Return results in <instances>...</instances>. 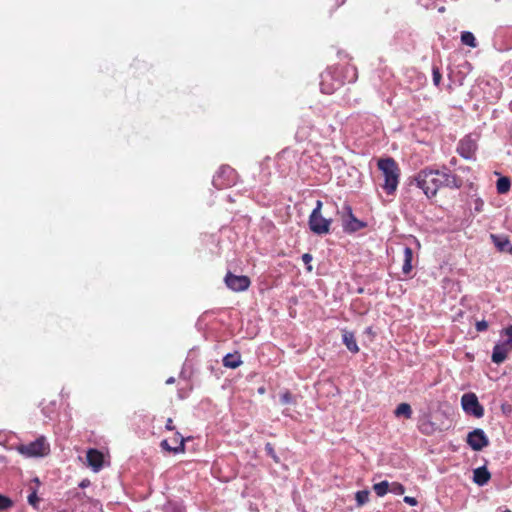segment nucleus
Segmentation results:
<instances>
[{
	"label": "nucleus",
	"mask_w": 512,
	"mask_h": 512,
	"mask_svg": "<svg viewBox=\"0 0 512 512\" xmlns=\"http://www.w3.org/2000/svg\"><path fill=\"white\" fill-rule=\"evenodd\" d=\"M280 403L282 405L295 404V397L289 391H286L281 394Z\"/></svg>",
	"instance_id": "nucleus-23"
},
{
	"label": "nucleus",
	"mask_w": 512,
	"mask_h": 512,
	"mask_svg": "<svg viewBox=\"0 0 512 512\" xmlns=\"http://www.w3.org/2000/svg\"><path fill=\"white\" fill-rule=\"evenodd\" d=\"M483 205L484 202L481 199H477L475 202V210L478 212L482 211Z\"/></svg>",
	"instance_id": "nucleus-34"
},
{
	"label": "nucleus",
	"mask_w": 512,
	"mask_h": 512,
	"mask_svg": "<svg viewBox=\"0 0 512 512\" xmlns=\"http://www.w3.org/2000/svg\"><path fill=\"white\" fill-rule=\"evenodd\" d=\"M461 42L464 45L475 48L477 46L476 39L474 35L469 31H464L461 33Z\"/></svg>",
	"instance_id": "nucleus-20"
},
{
	"label": "nucleus",
	"mask_w": 512,
	"mask_h": 512,
	"mask_svg": "<svg viewBox=\"0 0 512 512\" xmlns=\"http://www.w3.org/2000/svg\"><path fill=\"white\" fill-rule=\"evenodd\" d=\"M512 351V348L508 346L506 343L496 344L493 348L492 352V361L496 364H500L504 362L507 358L509 352Z\"/></svg>",
	"instance_id": "nucleus-11"
},
{
	"label": "nucleus",
	"mask_w": 512,
	"mask_h": 512,
	"mask_svg": "<svg viewBox=\"0 0 512 512\" xmlns=\"http://www.w3.org/2000/svg\"><path fill=\"white\" fill-rule=\"evenodd\" d=\"M490 477V472L485 466L479 467L473 472V481L480 486L485 485L489 481Z\"/></svg>",
	"instance_id": "nucleus-12"
},
{
	"label": "nucleus",
	"mask_w": 512,
	"mask_h": 512,
	"mask_svg": "<svg viewBox=\"0 0 512 512\" xmlns=\"http://www.w3.org/2000/svg\"><path fill=\"white\" fill-rule=\"evenodd\" d=\"M179 436H181L180 433L176 432L175 437L173 438V443L179 445Z\"/></svg>",
	"instance_id": "nucleus-36"
},
{
	"label": "nucleus",
	"mask_w": 512,
	"mask_h": 512,
	"mask_svg": "<svg viewBox=\"0 0 512 512\" xmlns=\"http://www.w3.org/2000/svg\"><path fill=\"white\" fill-rule=\"evenodd\" d=\"M266 451H267V454L270 455L272 458H274L275 460H277V457L275 455V452H274V449L273 447L271 446V444H266V447H265Z\"/></svg>",
	"instance_id": "nucleus-32"
},
{
	"label": "nucleus",
	"mask_w": 512,
	"mask_h": 512,
	"mask_svg": "<svg viewBox=\"0 0 512 512\" xmlns=\"http://www.w3.org/2000/svg\"><path fill=\"white\" fill-rule=\"evenodd\" d=\"M369 491L361 490L356 493V501L358 506H363L369 501Z\"/></svg>",
	"instance_id": "nucleus-22"
},
{
	"label": "nucleus",
	"mask_w": 512,
	"mask_h": 512,
	"mask_svg": "<svg viewBox=\"0 0 512 512\" xmlns=\"http://www.w3.org/2000/svg\"><path fill=\"white\" fill-rule=\"evenodd\" d=\"M302 261L305 263V264H309L311 261H312V255L309 254V253H305L302 255Z\"/></svg>",
	"instance_id": "nucleus-33"
},
{
	"label": "nucleus",
	"mask_w": 512,
	"mask_h": 512,
	"mask_svg": "<svg viewBox=\"0 0 512 512\" xmlns=\"http://www.w3.org/2000/svg\"><path fill=\"white\" fill-rule=\"evenodd\" d=\"M241 357L239 354H227L223 358V365L228 368L235 369L241 365Z\"/></svg>",
	"instance_id": "nucleus-17"
},
{
	"label": "nucleus",
	"mask_w": 512,
	"mask_h": 512,
	"mask_svg": "<svg viewBox=\"0 0 512 512\" xmlns=\"http://www.w3.org/2000/svg\"><path fill=\"white\" fill-rule=\"evenodd\" d=\"M378 168L384 177L383 189L387 194L392 195L399 183L400 170L393 158H384L378 161Z\"/></svg>",
	"instance_id": "nucleus-2"
},
{
	"label": "nucleus",
	"mask_w": 512,
	"mask_h": 512,
	"mask_svg": "<svg viewBox=\"0 0 512 512\" xmlns=\"http://www.w3.org/2000/svg\"><path fill=\"white\" fill-rule=\"evenodd\" d=\"M504 333L507 336V340L504 343H506L508 346L512 348V325L507 327L504 330Z\"/></svg>",
	"instance_id": "nucleus-28"
},
{
	"label": "nucleus",
	"mask_w": 512,
	"mask_h": 512,
	"mask_svg": "<svg viewBox=\"0 0 512 512\" xmlns=\"http://www.w3.org/2000/svg\"><path fill=\"white\" fill-rule=\"evenodd\" d=\"M490 238L499 251L507 252L510 241L506 236L491 234Z\"/></svg>",
	"instance_id": "nucleus-14"
},
{
	"label": "nucleus",
	"mask_w": 512,
	"mask_h": 512,
	"mask_svg": "<svg viewBox=\"0 0 512 512\" xmlns=\"http://www.w3.org/2000/svg\"><path fill=\"white\" fill-rule=\"evenodd\" d=\"M224 281L227 287L234 292L245 291L251 284L249 277L244 275H234L231 272L226 274Z\"/></svg>",
	"instance_id": "nucleus-6"
},
{
	"label": "nucleus",
	"mask_w": 512,
	"mask_h": 512,
	"mask_svg": "<svg viewBox=\"0 0 512 512\" xmlns=\"http://www.w3.org/2000/svg\"><path fill=\"white\" fill-rule=\"evenodd\" d=\"M342 341L350 352L357 353L359 351L354 333L344 330L342 334Z\"/></svg>",
	"instance_id": "nucleus-13"
},
{
	"label": "nucleus",
	"mask_w": 512,
	"mask_h": 512,
	"mask_svg": "<svg viewBox=\"0 0 512 512\" xmlns=\"http://www.w3.org/2000/svg\"><path fill=\"white\" fill-rule=\"evenodd\" d=\"M10 506H12V501L9 498L0 494V511L5 510Z\"/></svg>",
	"instance_id": "nucleus-26"
},
{
	"label": "nucleus",
	"mask_w": 512,
	"mask_h": 512,
	"mask_svg": "<svg viewBox=\"0 0 512 512\" xmlns=\"http://www.w3.org/2000/svg\"><path fill=\"white\" fill-rule=\"evenodd\" d=\"M403 500L405 503H407L410 506H416L418 504V501L416 500V498L411 497V496H405Z\"/></svg>",
	"instance_id": "nucleus-31"
},
{
	"label": "nucleus",
	"mask_w": 512,
	"mask_h": 512,
	"mask_svg": "<svg viewBox=\"0 0 512 512\" xmlns=\"http://www.w3.org/2000/svg\"><path fill=\"white\" fill-rule=\"evenodd\" d=\"M344 209L347 211V218L343 220V227L346 232H356L365 227V223L353 215L350 206H345Z\"/></svg>",
	"instance_id": "nucleus-9"
},
{
	"label": "nucleus",
	"mask_w": 512,
	"mask_h": 512,
	"mask_svg": "<svg viewBox=\"0 0 512 512\" xmlns=\"http://www.w3.org/2000/svg\"><path fill=\"white\" fill-rule=\"evenodd\" d=\"M184 438L182 436H179V445L176 446H170L167 440H163L160 444L161 448L168 452L173 453H180L184 452L185 450V444H184Z\"/></svg>",
	"instance_id": "nucleus-16"
},
{
	"label": "nucleus",
	"mask_w": 512,
	"mask_h": 512,
	"mask_svg": "<svg viewBox=\"0 0 512 512\" xmlns=\"http://www.w3.org/2000/svg\"><path fill=\"white\" fill-rule=\"evenodd\" d=\"M461 406L464 412L475 418H481L484 415V408L479 403L475 393H465L461 397Z\"/></svg>",
	"instance_id": "nucleus-5"
},
{
	"label": "nucleus",
	"mask_w": 512,
	"mask_h": 512,
	"mask_svg": "<svg viewBox=\"0 0 512 512\" xmlns=\"http://www.w3.org/2000/svg\"><path fill=\"white\" fill-rule=\"evenodd\" d=\"M87 464L94 472H98L103 467L104 456L97 449H89L86 454Z\"/></svg>",
	"instance_id": "nucleus-10"
},
{
	"label": "nucleus",
	"mask_w": 512,
	"mask_h": 512,
	"mask_svg": "<svg viewBox=\"0 0 512 512\" xmlns=\"http://www.w3.org/2000/svg\"><path fill=\"white\" fill-rule=\"evenodd\" d=\"M175 379L173 377H170L166 380V384H172L174 383Z\"/></svg>",
	"instance_id": "nucleus-37"
},
{
	"label": "nucleus",
	"mask_w": 512,
	"mask_h": 512,
	"mask_svg": "<svg viewBox=\"0 0 512 512\" xmlns=\"http://www.w3.org/2000/svg\"><path fill=\"white\" fill-rule=\"evenodd\" d=\"M38 501H39V498H38V496H37L36 492H35V491H33V492L28 496V502H29V504H30V505H32V506H34V507H35V506H36V504L38 503Z\"/></svg>",
	"instance_id": "nucleus-29"
},
{
	"label": "nucleus",
	"mask_w": 512,
	"mask_h": 512,
	"mask_svg": "<svg viewBox=\"0 0 512 512\" xmlns=\"http://www.w3.org/2000/svg\"><path fill=\"white\" fill-rule=\"evenodd\" d=\"M503 512H510V511H509V510H505V511H503Z\"/></svg>",
	"instance_id": "nucleus-39"
},
{
	"label": "nucleus",
	"mask_w": 512,
	"mask_h": 512,
	"mask_svg": "<svg viewBox=\"0 0 512 512\" xmlns=\"http://www.w3.org/2000/svg\"><path fill=\"white\" fill-rule=\"evenodd\" d=\"M468 445L475 451H481L489 445V439L482 429H474L467 435Z\"/></svg>",
	"instance_id": "nucleus-7"
},
{
	"label": "nucleus",
	"mask_w": 512,
	"mask_h": 512,
	"mask_svg": "<svg viewBox=\"0 0 512 512\" xmlns=\"http://www.w3.org/2000/svg\"><path fill=\"white\" fill-rule=\"evenodd\" d=\"M389 492H391L395 495H402L405 492V488L402 484H400L398 482H392V483H390Z\"/></svg>",
	"instance_id": "nucleus-25"
},
{
	"label": "nucleus",
	"mask_w": 512,
	"mask_h": 512,
	"mask_svg": "<svg viewBox=\"0 0 512 512\" xmlns=\"http://www.w3.org/2000/svg\"><path fill=\"white\" fill-rule=\"evenodd\" d=\"M507 252H509L510 254H512V245H511V244H510V246H509V248H508Z\"/></svg>",
	"instance_id": "nucleus-38"
},
{
	"label": "nucleus",
	"mask_w": 512,
	"mask_h": 512,
	"mask_svg": "<svg viewBox=\"0 0 512 512\" xmlns=\"http://www.w3.org/2000/svg\"><path fill=\"white\" fill-rule=\"evenodd\" d=\"M322 202L318 200L316 207L313 209L309 217V227L315 234H326L330 230L331 219L325 218L321 215Z\"/></svg>",
	"instance_id": "nucleus-3"
},
{
	"label": "nucleus",
	"mask_w": 512,
	"mask_h": 512,
	"mask_svg": "<svg viewBox=\"0 0 512 512\" xmlns=\"http://www.w3.org/2000/svg\"><path fill=\"white\" fill-rule=\"evenodd\" d=\"M415 183L423 193L428 197H434L442 187L459 189L462 186V180L455 174H452L447 167L442 169L425 168L419 171L410 184Z\"/></svg>",
	"instance_id": "nucleus-1"
},
{
	"label": "nucleus",
	"mask_w": 512,
	"mask_h": 512,
	"mask_svg": "<svg viewBox=\"0 0 512 512\" xmlns=\"http://www.w3.org/2000/svg\"><path fill=\"white\" fill-rule=\"evenodd\" d=\"M165 427H166V429H167V430H170V431H171V430H174L173 421H172V419H171V418H168V419H167V422H166V426H165Z\"/></svg>",
	"instance_id": "nucleus-35"
},
{
	"label": "nucleus",
	"mask_w": 512,
	"mask_h": 512,
	"mask_svg": "<svg viewBox=\"0 0 512 512\" xmlns=\"http://www.w3.org/2000/svg\"><path fill=\"white\" fill-rule=\"evenodd\" d=\"M496 188L498 193L505 194L510 189V180L507 177H501L497 180Z\"/></svg>",
	"instance_id": "nucleus-21"
},
{
	"label": "nucleus",
	"mask_w": 512,
	"mask_h": 512,
	"mask_svg": "<svg viewBox=\"0 0 512 512\" xmlns=\"http://www.w3.org/2000/svg\"><path fill=\"white\" fill-rule=\"evenodd\" d=\"M441 78H442V76H441L439 69L434 67L433 68V82L436 86H438L440 84Z\"/></svg>",
	"instance_id": "nucleus-27"
},
{
	"label": "nucleus",
	"mask_w": 512,
	"mask_h": 512,
	"mask_svg": "<svg viewBox=\"0 0 512 512\" xmlns=\"http://www.w3.org/2000/svg\"><path fill=\"white\" fill-rule=\"evenodd\" d=\"M18 451L26 457H44L50 452V445L44 436L37 438L29 444H22Z\"/></svg>",
	"instance_id": "nucleus-4"
},
{
	"label": "nucleus",
	"mask_w": 512,
	"mask_h": 512,
	"mask_svg": "<svg viewBox=\"0 0 512 512\" xmlns=\"http://www.w3.org/2000/svg\"><path fill=\"white\" fill-rule=\"evenodd\" d=\"M390 483L388 481H382L373 485V490L379 497H383L389 492Z\"/></svg>",
	"instance_id": "nucleus-19"
},
{
	"label": "nucleus",
	"mask_w": 512,
	"mask_h": 512,
	"mask_svg": "<svg viewBox=\"0 0 512 512\" xmlns=\"http://www.w3.org/2000/svg\"><path fill=\"white\" fill-rule=\"evenodd\" d=\"M488 328V323L486 321H479L476 323V329L479 332L485 331Z\"/></svg>",
	"instance_id": "nucleus-30"
},
{
	"label": "nucleus",
	"mask_w": 512,
	"mask_h": 512,
	"mask_svg": "<svg viewBox=\"0 0 512 512\" xmlns=\"http://www.w3.org/2000/svg\"><path fill=\"white\" fill-rule=\"evenodd\" d=\"M476 148V142L471 137L466 136L459 142L457 151L463 158L472 159Z\"/></svg>",
	"instance_id": "nucleus-8"
},
{
	"label": "nucleus",
	"mask_w": 512,
	"mask_h": 512,
	"mask_svg": "<svg viewBox=\"0 0 512 512\" xmlns=\"http://www.w3.org/2000/svg\"><path fill=\"white\" fill-rule=\"evenodd\" d=\"M412 258H413V250L410 247L404 248V262L402 266V272L405 275H408L412 270Z\"/></svg>",
	"instance_id": "nucleus-15"
},
{
	"label": "nucleus",
	"mask_w": 512,
	"mask_h": 512,
	"mask_svg": "<svg viewBox=\"0 0 512 512\" xmlns=\"http://www.w3.org/2000/svg\"><path fill=\"white\" fill-rule=\"evenodd\" d=\"M396 417L410 419L412 417V408L408 403H401L394 411Z\"/></svg>",
	"instance_id": "nucleus-18"
},
{
	"label": "nucleus",
	"mask_w": 512,
	"mask_h": 512,
	"mask_svg": "<svg viewBox=\"0 0 512 512\" xmlns=\"http://www.w3.org/2000/svg\"><path fill=\"white\" fill-rule=\"evenodd\" d=\"M420 428V431L423 433V434H426V435H429L431 434L434 430H435V427H434V424L431 423L430 421H424L420 424L419 426Z\"/></svg>",
	"instance_id": "nucleus-24"
}]
</instances>
